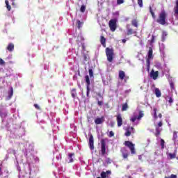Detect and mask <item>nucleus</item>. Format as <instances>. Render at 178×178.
I'll use <instances>...</instances> for the list:
<instances>
[{
  "label": "nucleus",
  "mask_w": 178,
  "mask_h": 178,
  "mask_svg": "<svg viewBox=\"0 0 178 178\" xmlns=\"http://www.w3.org/2000/svg\"><path fill=\"white\" fill-rule=\"evenodd\" d=\"M5 2H6V5L8 10L10 11L12 9V7H10V5H9V1L6 0Z\"/></svg>",
  "instance_id": "27"
},
{
  "label": "nucleus",
  "mask_w": 178,
  "mask_h": 178,
  "mask_svg": "<svg viewBox=\"0 0 178 178\" xmlns=\"http://www.w3.org/2000/svg\"><path fill=\"white\" fill-rule=\"evenodd\" d=\"M166 100L168 101L170 104H172L173 102V99L170 97H167Z\"/></svg>",
  "instance_id": "34"
},
{
  "label": "nucleus",
  "mask_w": 178,
  "mask_h": 178,
  "mask_svg": "<svg viewBox=\"0 0 178 178\" xmlns=\"http://www.w3.org/2000/svg\"><path fill=\"white\" fill-rule=\"evenodd\" d=\"M174 16H178V0H176L175 6L174 7Z\"/></svg>",
  "instance_id": "14"
},
{
  "label": "nucleus",
  "mask_w": 178,
  "mask_h": 178,
  "mask_svg": "<svg viewBox=\"0 0 178 178\" xmlns=\"http://www.w3.org/2000/svg\"><path fill=\"white\" fill-rule=\"evenodd\" d=\"M122 42H124V43L126 42V40H124V39L122 40Z\"/></svg>",
  "instance_id": "53"
},
{
  "label": "nucleus",
  "mask_w": 178,
  "mask_h": 178,
  "mask_svg": "<svg viewBox=\"0 0 178 178\" xmlns=\"http://www.w3.org/2000/svg\"><path fill=\"white\" fill-rule=\"evenodd\" d=\"M154 37L152 36V42H154Z\"/></svg>",
  "instance_id": "52"
},
{
  "label": "nucleus",
  "mask_w": 178,
  "mask_h": 178,
  "mask_svg": "<svg viewBox=\"0 0 178 178\" xmlns=\"http://www.w3.org/2000/svg\"><path fill=\"white\" fill-rule=\"evenodd\" d=\"M106 55L107 57V60L108 62H112L113 60V57L115 56V53L113 49L106 48Z\"/></svg>",
  "instance_id": "3"
},
{
  "label": "nucleus",
  "mask_w": 178,
  "mask_h": 178,
  "mask_svg": "<svg viewBox=\"0 0 178 178\" xmlns=\"http://www.w3.org/2000/svg\"><path fill=\"white\" fill-rule=\"evenodd\" d=\"M115 136V133L113 131H110L108 137H113Z\"/></svg>",
  "instance_id": "44"
},
{
  "label": "nucleus",
  "mask_w": 178,
  "mask_h": 178,
  "mask_svg": "<svg viewBox=\"0 0 178 178\" xmlns=\"http://www.w3.org/2000/svg\"><path fill=\"white\" fill-rule=\"evenodd\" d=\"M127 109H129V105L127 104V103H125L124 104L122 105V111H127Z\"/></svg>",
  "instance_id": "26"
},
{
  "label": "nucleus",
  "mask_w": 178,
  "mask_h": 178,
  "mask_svg": "<svg viewBox=\"0 0 178 178\" xmlns=\"http://www.w3.org/2000/svg\"><path fill=\"white\" fill-rule=\"evenodd\" d=\"M89 76H90V77H93L94 76V72H93L92 69L89 70Z\"/></svg>",
  "instance_id": "35"
},
{
  "label": "nucleus",
  "mask_w": 178,
  "mask_h": 178,
  "mask_svg": "<svg viewBox=\"0 0 178 178\" xmlns=\"http://www.w3.org/2000/svg\"><path fill=\"white\" fill-rule=\"evenodd\" d=\"M80 11L82 12V13H84V12H86V6L84 5L81 6L80 8Z\"/></svg>",
  "instance_id": "32"
},
{
  "label": "nucleus",
  "mask_w": 178,
  "mask_h": 178,
  "mask_svg": "<svg viewBox=\"0 0 178 178\" xmlns=\"http://www.w3.org/2000/svg\"><path fill=\"white\" fill-rule=\"evenodd\" d=\"M116 120H117L118 127H121V126L123 124V118H122V114H118L116 115Z\"/></svg>",
  "instance_id": "8"
},
{
  "label": "nucleus",
  "mask_w": 178,
  "mask_h": 178,
  "mask_svg": "<svg viewBox=\"0 0 178 178\" xmlns=\"http://www.w3.org/2000/svg\"><path fill=\"white\" fill-rule=\"evenodd\" d=\"M155 94H156V97H157V98H159L162 96V93L161 92V90H159V88L155 89Z\"/></svg>",
  "instance_id": "19"
},
{
  "label": "nucleus",
  "mask_w": 178,
  "mask_h": 178,
  "mask_svg": "<svg viewBox=\"0 0 178 178\" xmlns=\"http://www.w3.org/2000/svg\"><path fill=\"white\" fill-rule=\"evenodd\" d=\"M159 118H162V114H159Z\"/></svg>",
  "instance_id": "51"
},
{
  "label": "nucleus",
  "mask_w": 178,
  "mask_h": 178,
  "mask_svg": "<svg viewBox=\"0 0 178 178\" xmlns=\"http://www.w3.org/2000/svg\"><path fill=\"white\" fill-rule=\"evenodd\" d=\"M1 172H2V168H0V176H1V175H2V173Z\"/></svg>",
  "instance_id": "50"
},
{
  "label": "nucleus",
  "mask_w": 178,
  "mask_h": 178,
  "mask_svg": "<svg viewBox=\"0 0 178 178\" xmlns=\"http://www.w3.org/2000/svg\"><path fill=\"white\" fill-rule=\"evenodd\" d=\"M166 37H168V33L166 31H163L162 41H165V40H166Z\"/></svg>",
  "instance_id": "24"
},
{
  "label": "nucleus",
  "mask_w": 178,
  "mask_h": 178,
  "mask_svg": "<svg viewBox=\"0 0 178 178\" xmlns=\"http://www.w3.org/2000/svg\"><path fill=\"white\" fill-rule=\"evenodd\" d=\"M0 65H5V61L2 58H0Z\"/></svg>",
  "instance_id": "45"
},
{
  "label": "nucleus",
  "mask_w": 178,
  "mask_h": 178,
  "mask_svg": "<svg viewBox=\"0 0 178 178\" xmlns=\"http://www.w3.org/2000/svg\"><path fill=\"white\" fill-rule=\"evenodd\" d=\"M131 133H134V128L133 127H128L125 133V136L127 137H130V136H131Z\"/></svg>",
  "instance_id": "12"
},
{
  "label": "nucleus",
  "mask_w": 178,
  "mask_h": 178,
  "mask_svg": "<svg viewBox=\"0 0 178 178\" xmlns=\"http://www.w3.org/2000/svg\"><path fill=\"white\" fill-rule=\"evenodd\" d=\"M138 5H139L140 8H143V0H138Z\"/></svg>",
  "instance_id": "40"
},
{
  "label": "nucleus",
  "mask_w": 178,
  "mask_h": 178,
  "mask_svg": "<svg viewBox=\"0 0 178 178\" xmlns=\"http://www.w3.org/2000/svg\"><path fill=\"white\" fill-rule=\"evenodd\" d=\"M142 158H143V157L141 156V155L138 156V159L141 160Z\"/></svg>",
  "instance_id": "49"
},
{
  "label": "nucleus",
  "mask_w": 178,
  "mask_h": 178,
  "mask_svg": "<svg viewBox=\"0 0 178 178\" xmlns=\"http://www.w3.org/2000/svg\"><path fill=\"white\" fill-rule=\"evenodd\" d=\"M104 104V102H101V101H98L97 104L99 105V106H102V105Z\"/></svg>",
  "instance_id": "46"
},
{
  "label": "nucleus",
  "mask_w": 178,
  "mask_h": 178,
  "mask_svg": "<svg viewBox=\"0 0 178 178\" xmlns=\"http://www.w3.org/2000/svg\"><path fill=\"white\" fill-rule=\"evenodd\" d=\"M143 116H144V113H143V111H139L138 113L135 112L134 113L132 116L130 118V120L131 122H133V123H134L136 120H141V118H143Z\"/></svg>",
  "instance_id": "2"
},
{
  "label": "nucleus",
  "mask_w": 178,
  "mask_h": 178,
  "mask_svg": "<svg viewBox=\"0 0 178 178\" xmlns=\"http://www.w3.org/2000/svg\"><path fill=\"white\" fill-rule=\"evenodd\" d=\"M34 106L36 109H40V106H38V104H34Z\"/></svg>",
  "instance_id": "47"
},
{
  "label": "nucleus",
  "mask_w": 178,
  "mask_h": 178,
  "mask_svg": "<svg viewBox=\"0 0 178 178\" xmlns=\"http://www.w3.org/2000/svg\"><path fill=\"white\" fill-rule=\"evenodd\" d=\"M116 19H112L109 21V24L108 26L110 27V30L111 31H115L117 29V26H116Z\"/></svg>",
  "instance_id": "6"
},
{
  "label": "nucleus",
  "mask_w": 178,
  "mask_h": 178,
  "mask_svg": "<svg viewBox=\"0 0 178 178\" xmlns=\"http://www.w3.org/2000/svg\"><path fill=\"white\" fill-rule=\"evenodd\" d=\"M76 26L78 29H80L81 26H83V22H80V20L76 21Z\"/></svg>",
  "instance_id": "29"
},
{
  "label": "nucleus",
  "mask_w": 178,
  "mask_h": 178,
  "mask_svg": "<svg viewBox=\"0 0 178 178\" xmlns=\"http://www.w3.org/2000/svg\"><path fill=\"white\" fill-rule=\"evenodd\" d=\"M168 17V14L165 10H163L159 15V18L156 19L157 23L161 24V26H165L166 24V17Z\"/></svg>",
  "instance_id": "1"
},
{
  "label": "nucleus",
  "mask_w": 178,
  "mask_h": 178,
  "mask_svg": "<svg viewBox=\"0 0 178 178\" xmlns=\"http://www.w3.org/2000/svg\"><path fill=\"white\" fill-rule=\"evenodd\" d=\"M165 178H177V176L172 174L169 177H165Z\"/></svg>",
  "instance_id": "42"
},
{
  "label": "nucleus",
  "mask_w": 178,
  "mask_h": 178,
  "mask_svg": "<svg viewBox=\"0 0 178 178\" xmlns=\"http://www.w3.org/2000/svg\"><path fill=\"white\" fill-rule=\"evenodd\" d=\"M170 87L171 90H175V83H173V81L170 82Z\"/></svg>",
  "instance_id": "33"
},
{
  "label": "nucleus",
  "mask_w": 178,
  "mask_h": 178,
  "mask_svg": "<svg viewBox=\"0 0 178 178\" xmlns=\"http://www.w3.org/2000/svg\"><path fill=\"white\" fill-rule=\"evenodd\" d=\"M100 42L102 44V45H103L105 48V47H106V38H105V37L104 36H101L100 37Z\"/></svg>",
  "instance_id": "15"
},
{
  "label": "nucleus",
  "mask_w": 178,
  "mask_h": 178,
  "mask_svg": "<svg viewBox=\"0 0 178 178\" xmlns=\"http://www.w3.org/2000/svg\"><path fill=\"white\" fill-rule=\"evenodd\" d=\"M124 3V0H117V5H122Z\"/></svg>",
  "instance_id": "36"
},
{
  "label": "nucleus",
  "mask_w": 178,
  "mask_h": 178,
  "mask_svg": "<svg viewBox=\"0 0 178 178\" xmlns=\"http://www.w3.org/2000/svg\"><path fill=\"white\" fill-rule=\"evenodd\" d=\"M73 156H74V154H73V153L68 154L69 163L73 162Z\"/></svg>",
  "instance_id": "20"
},
{
  "label": "nucleus",
  "mask_w": 178,
  "mask_h": 178,
  "mask_svg": "<svg viewBox=\"0 0 178 178\" xmlns=\"http://www.w3.org/2000/svg\"><path fill=\"white\" fill-rule=\"evenodd\" d=\"M86 83H87V87H90V76H88V75H86Z\"/></svg>",
  "instance_id": "25"
},
{
  "label": "nucleus",
  "mask_w": 178,
  "mask_h": 178,
  "mask_svg": "<svg viewBox=\"0 0 178 178\" xmlns=\"http://www.w3.org/2000/svg\"><path fill=\"white\" fill-rule=\"evenodd\" d=\"M159 75V72L158 71H154V70H152L150 72V77L153 79V80H156L158 79V76Z\"/></svg>",
  "instance_id": "10"
},
{
  "label": "nucleus",
  "mask_w": 178,
  "mask_h": 178,
  "mask_svg": "<svg viewBox=\"0 0 178 178\" xmlns=\"http://www.w3.org/2000/svg\"><path fill=\"white\" fill-rule=\"evenodd\" d=\"M177 132L174 131L173 133V140L175 141V140H177Z\"/></svg>",
  "instance_id": "38"
},
{
  "label": "nucleus",
  "mask_w": 178,
  "mask_h": 178,
  "mask_svg": "<svg viewBox=\"0 0 178 178\" xmlns=\"http://www.w3.org/2000/svg\"><path fill=\"white\" fill-rule=\"evenodd\" d=\"M161 145L162 149H163V148H165V140L163 139L161 140Z\"/></svg>",
  "instance_id": "31"
},
{
  "label": "nucleus",
  "mask_w": 178,
  "mask_h": 178,
  "mask_svg": "<svg viewBox=\"0 0 178 178\" xmlns=\"http://www.w3.org/2000/svg\"><path fill=\"white\" fill-rule=\"evenodd\" d=\"M125 145L126 147H128V148H129L130 151H131V154H136V147H135V145L133 144V143L130 142V141H125Z\"/></svg>",
  "instance_id": "5"
},
{
  "label": "nucleus",
  "mask_w": 178,
  "mask_h": 178,
  "mask_svg": "<svg viewBox=\"0 0 178 178\" xmlns=\"http://www.w3.org/2000/svg\"><path fill=\"white\" fill-rule=\"evenodd\" d=\"M71 95L72 97V98H76V95H77V93L76 92V89H72L71 90Z\"/></svg>",
  "instance_id": "23"
},
{
  "label": "nucleus",
  "mask_w": 178,
  "mask_h": 178,
  "mask_svg": "<svg viewBox=\"0 0 178 178\" xmlns=\"http://www.w3.org/2000/svg\"><path fill=\"white\" fill-rule=\"evenodd\" d=\"M106 176H107V175H106V172H102V173H101V177L102 178H106Z\"/></svg>",
  "instance_id": "37"
},
{
  "label": "nucleus",
  "mask_w": 178,
  "mask_h": 178,
  "mask_svg": "<svg viewBox=\"0 0 178 178\" xmlns=\"http://www.w3.org/2000/svg\"><path fill=\"white\" fill-rule=\"evenodd\" d=\"M121 152L124 159H127L129 156V151L127 150V149H126V147H122L121 149Z\"/></svg>",
  "instance_id": "9"
},
{
  "label": "nucleus",
  "mask_w": 178,
  "mask_h": 178,
  "mask_svg": "<svg viewBox=\"0 0 178 178\" xmlns=\"http://www.w3.org/2000/svg\"><path fill=\"white\" fill-rule=\"evenodd\" d=\"M8 51H10V52H12L15 49V44L13 43H10L8 46L7 47Z\"/></svg>",
  "instance_id": "18"
},
{
  "label": "nucleus",
  "mask_w": 178,
  "mask_h": 178,
  "mask_svg": "<svg viewBox=\"0 0 178 178\" xmlns=\"http://www.w3.org/2000/svg\"><path fill=\"white\" fill-rule=\"evenodd\" d=\"M95 124H102V123H104V118H97L95 120Z\"/></svg>",
  "instance_id": "16"
},
{
  "label": "nucleus",
  "mask_w": 178,
  "mask_h": 178,
  "mask_svg": "<svg viewBox=\"0 0 178 178\" xmlns=\"http://www.w3.org/2000/svg\"><path fill=\"white\" fill-rule=\"evenodd\" d=\"M56 159H57V161L62 159V155L60 154H58L56 156Z\"/></svg>",
  "instance_id": "41"
},
{
  "label": "nucleus",
  "mask_w": 178,
  "mask_h": 178,
  "mask_svg": "<svg viewBox=\"0 0 178 178\" xmlns=\"http://www.w3.org/2000/svg\"><path fill=\"white\" fill-rule=\"evenodd\" d=\"M153 111H154V118L156 119V118H158L156 116V111H158V110L156 109V108H154Z\"/></svg>",
  "instance_id": "43"
},
{
  "label": "nucleus",
  "mask_w": 178,
  "mask_h": 178,
  "mask_svg": "<svg viewBox=\"0 0 178 178\" xmlns=\"http://www.w3.org/2000/svg\"><path fill=\"white\" fill-rule=\"evenodd\" d=\"M128 178H131V176H129Z\"/></svg>",
  "instance_id": "54"
},
{
  "label": "nucleus",
  "mask_w": 178,
  "mask_h": 178,
  "mask_svg": "<svg viewBox=\"0 0 178 178\" xmlns=\"http://www.w3.org/2000/svg\"><path fill=\"white\" fill-rule=\"evenodd\" d=\"M149 12L153 17V19H155V13H154V11H152V8L151 7H149Z\"/></svg>",
  "instance_id": "30"
},
{
  "label": "nucleus",
  "mask_w": 178,
  "mask_h": 178,
  "mask_svg": "<svg viewBox=\"0 0 178 178\" xmlns=\"http://www.w3.org/2000/svg\"><path fill=\"white\" fill-rule=\"evenodd\" d=\"M156 127V134L155 136L156 137H158L161 134V132L162 131V126H163V123H162V121H160L157 124H154Z\"/></svg>",
  "instance_id": "4"
},
{
  "label": "nucleus",
  "mask_w": 178,
  "mask_h": 178,
  "mask_svg": "<svg viewBox=\"0 0 178 178\" xmlns=\"http://www.w3.org/2000/svg\"><path fill=\"white\" fill-rule=\"evenodd\" d=\"M131 24L132 26H134V27H138V21H137V19H133Z\"/></svg>",
  "instance_id": "21"
},
{
  "label": "nucleus",
  "mask_w": 178,
  "mask_h": 178,
  "mask_svg": "<svg viewBox=\"0 0 178 178\" xmlns=\"http://www.w3.org/2000/svg\"><path fill=\"white\" fill-rule=\"evenodd\" d=\"M126 77V74L124 73V71H119V79L120 80H123Z\"/></svg>",
  "instance_id": "17"
},
{
  "label": "nucleus",
  "mask_w": 178,
  "mask_h": 178,
  "mask_svg": "<svg viewBox=\"0 0 178 178\" xmlns=\"http://www.w3.org/2000/svg\"><path fill=\"white\" fill-rule=\"evenodd\" d=\"M89 146L90 149H94V136L92 135H90L89 138Z\"/></svg>",
  "instance_id": "13"
},
{
  "label": "nucleus",
  "mask_w": 178,
  "mask_h": 178,
  "mask_svg": "<svg viewBox=\"0 0 178 178\" xmlns=\"http://www.w3.org/2000/svg\"><path fill=\"white\" fill-rule=\"evenodd\" d=\"M134 33H136V31H134L133 29H128L127 35H131V34H134Z\"/></svg>",
  "instance_id": "22"
},
{
  "label": "nucleus",
  "mask_w": 178,
  "mask_h": 178,
  "mask_svg": "<svg viewBox=\"0 0 178 178\" xmlns=\"http://www.w3.org/2000/svg\"><path fill=\"white\" fill-rule=\"evenodd\" d=\"M168 156L170 159H175V158H176V153H174V154L170 153L168 154Z\"/></svg>",
  "instance_id": "28"
},
{
  "label": "nucleus",
  "mask_w": 178,
  "mask_h": 178,
  "mask_svg": "<svg viewBox=\"0 0 178 178\" xmlns=\"http://www.w3.org/2000/svg\"><path fill=\"white\" fill-rule=\"evenodd\" d=\"M106 173L108 175H111L112 172L111 171L108 170V171H106Z\"/></svg>",
  "instance_id": "48"
},
{
  "label": "nucleus",
  "mask_w": 178,
  "mask_h": 178,
  "mask_svg": "<svg viewBox=\"0 0 178 178\" xmlns=\"http://www.w3.org/2000/svg\"><path fill=\"white\" fill-rule=\"evenodd\" d=\"M101 143H102V147H101L102 155L104 156L106 154V148L105 147H106L105 140L104 139H102Z\"/></svg>",
  "instance_id": "11"
},
{
  "label": "nucleus",
  "mask_w": 178,
  "mask_h": 178,
  "mask_svg": "<svg viewBox=\"0 0 178 178\" xmlns=\"http://www.w3.org/2000/svg\"><path fill=\"white\" fill-rule=\"evenodd\" d=\"M152 58H154V56L152 55V48L149 47V51H148L147 58V60H146V63L147 65L148 70H149V63H150L149 60L152 59Z\"/></svg>",
  "instance_id": "7"
},
{
  "label": "nucleus",
  "mask_w": 178,
  "mask_h": 178,
  "mask_svg": "<svg viewBox=\"0 0 178 178\" xmlns=\"http://www.w3.org/2000/svg\"><path fill=\"white\" fill-rule=\"evenodd\" d=\"M86 95H87L88 98L90 97V86H87Z\"/></svg>",
  "instance_id": "39"
}]
</instances>
